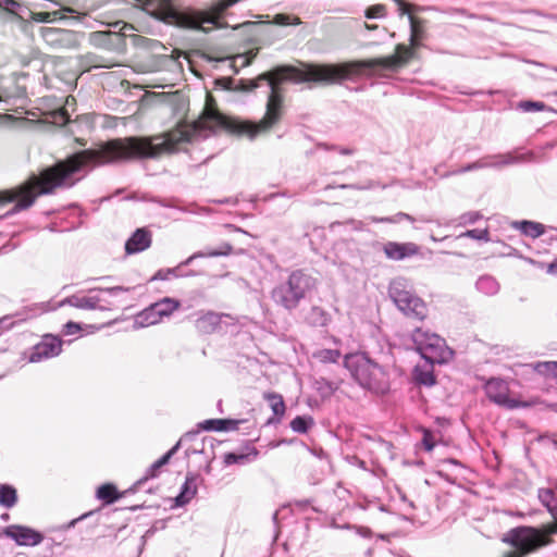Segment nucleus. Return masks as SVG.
I'll return each mask as SVG.
<instances>
[{
	"label": "nucleus",
	"mask_w": 557,
	"mask_h": 557,
	"mask_svg": "<svg viewBox=\"0 0 557 557\" xmlns=\"http://www.w3.org/2000/svg\"><path fill=\"white\" fill-rule=\"evenodd\" d=\"M354 73L352 66L304 64L302 69L283 65L272 72L264 73L250 81V89L265 83L271 92L267 102L264 117L258 122L239 121L227 117L212 109H206L202 115L193 123L180 125L175 131L154 137H126L112 140V163L131 159H156L163 153L175 150L182 141H194L206 138L220 129L238 135H247L253 139L258 134L269 131L282 116L283 98L277 87L286 81L294 83L314 82L324 85L337 84L349 78Z\"/></svg>",
	"instance_id": "f257e3e1"
},
{
	"label": "nucleus",
	"mask_w": 557,
	"mask_h": 557,
	"mask_svg": "<svg viewBox=\"0 0 557 557\" xmlns=\"http://www.w3.org/2000/svg\"><path fill=\"white\" fill-rule=\"evenodd\" d=\"M344 366L355 382L363 389L383 395L389 389V376L385 368L364 352L346 355Z\"/></svg>",
	"instance_id": "f03ea898"
},
{
	"label": "nucleus",
	"mask_w": 557,
	"mask_h": 557,
	"mask_svg": "<svg viewBox=\"0 0 557 557\" xmlns=\"http://www.w3.org/2000/svg\"><path fill=\"white\" fill-rule=\"evenodd\" d=\"M425 21L409 14L410 37L409 47L398 44L395 48V54L382 58H375L362 61L360 66L369 70H387L395 71L408 63L413 58L414 49L421 46V41L425 38L426 33L424 28Z\"/></svg>",
	"instance_id": "7ed1b4c3"
},
{
	"label": "nucleus",
	"mask_w": 557,
	"mask_h": 557,
	"mask_svg": "<svg viewBox=\"0 0 557 557\" xmlns=\"http://www.w3.org/2000/svg\"><path fill=\"white\" fill-rule=\"evenodd\" d=\"M315 286L317 280L313 276L302 270H296L289 274L285 282L272 289L271 297L277 306L292 311Z\"/></svg>",
	"instance_id": "20e7f679"
},
{
	"label": "nucleus",
	"mask_w": 557,
	"mask_h": 557,
	"mask_svg": "<svg viewBox=\"0 0 557 557\" xmlns=\"http://www.w3.org/2000/svg\"><path fill=\"white\" fill-rule=\"evenodd\" d=\"M503 542L515 547V550L506 553L504 557H525L548 546V542L539 533L537 528L530 525L510 529L503 537Z\"/></svg>",
	"instance_id": "39448f33"
},
{
	"label": "nucleus",
	"mask_w": 557,
	"mask_h": 557,
	"mask_svg": "<svg viewBox=\"0 0 557 557\" xmlns=\"http://www.w3.org/2000/svg\"><path fill=\"white\" fill-rule=\"evenodd\" d=\"M411 339L416 350L428 363L441 364L453 357V350L446 345L445 339L435 333L417 327L411 333Z\"/></svg>",
	"instance_id": "423d86ee"
},
{
	"label": "nucleus",
	"mask_w": 557,
	"mask_h": 557,
	"mask_svg": "<svg viewBox=\"0 0 557 557\" xmlns=\"http://www.w3.org/2000/svg\"><path fill=\"white\" fill-rule=\"evenodd\" d=\"M389 296L397 308L407 317L422 321L428 315L425 302L401 282H394L389 287Z\"/></svg>",
	"instance_id": "0eeeda50"
},
{
	"label": "nucleus",
	"mask_w": 557,
	"mask_h": 557,
	"mask_svg": "<svg viewBox=\"0 0 557 557\" xmlns=\"http://www.w3.org/2000/svg\"><path fill=\"white\" fill-rule=\"evenodd\" d=\"M99 292L97 295H72L62 300L61 306L69 305L71 307L84 310H107L112 305L111 301L106 299L102 295L116 296L120 293L127 292L128 288L122 286L107 287V288H95L90 289L89 293Z\"/></svg>",
	"instance_id": "6e6552de"
},
{
	"label": "nucleus",
	"mask_w": 557,
	"mask_h": 557,
	"mask_svg": "<svg viewBox=\"0 0 557 557\" xmlns=\"http://www.w3.org/2000/svg\"><path fill=\"white\" fill-rule=\"evenodd\" d=\"M40 36L42 40L54 50H75L78 49L84 34L55 27H41Z\"/></svg>",
	"instance_id": "1a4fd4ad"
},
{
	"label": "nucleus",
	"mask_w": 557,
	"mask_h": 557,
	"mask_svg": "<svg viewBox=\"0 0 557 557\" xmlns=\"http://www.w3.org/2000/svg\"><path fill=\"white\" fill-rule=\"evenodd\" d=\"M484 392L491 401L507 409L529 406L527 403L510 398L508 383L499 377L487 380L484 384Z\"/></svg>",
	"instance_id": "9d476101"
},
{
	"label": "nucleus",
	"mask_w": 557,
	"mask_h": 557,
	"mask_svg": "<svg viewBox=\"0 0 557 557\" xmlns=\"http://www.w3.org/2000/svg\"><path fill=\"white\" fill-rule=\"evenodd\" d=\"M62 351V341L59 336L47 334L36 344L28 357V361L37 363L46 359L57 357Z\"/></svg>",
	"instance_id": "9b49d317"
},
{
	"label": "nucleus",
	"mask_w": 557,
	"mask_h": 557,
	"mask_svg": "<svg viewBox=\"0 0 557 557\" xmlns=\"http://www.w3.org/2000/svg\"><path fill=\"white\" fill-rule=\"evenodd\" d=\"M523 160V156H513L512 153H504L496 156H487L475 162L469 163L466 166L455 171V174H462L474 170L485 168H499L518 163Z\"/></svg>",
	"instance_id": "f8f14e48"
},
{
	"label": "nucleus",
	"mask_w": 557,
	"mask_h": 557,
	"mask_svg": "<svg viewBox=\"0 0 557 557\" xmlns=\"http://www.w3.org/2000/svg\"><path fill=\"white\" fill-rule=\"evenodd\" d=\"M3 534L21 546H35L42 541V535L39 532L22 525H9L3 530Z\"/></svg>",
	"instance_id": "ddd939ff"
},
{
	"label": "nucleus",
	"mask_w": 557,
	"mask_h": 557,
	"mask_svg": "<svg viewBox=\"0 0 557 557\" xmlns=\"http://www.w3.org/2000/svg\"><path fill=\"white\" fill-rule=\"evenodd\" d=\"M152 243L151 232L145 227L137 228L125 243V252L134 255L148 249Z\"/></svg>",
	"instance_id": "4468645a"
},
{
	"label": "nucleus",
	"mask_w": 557,
	"mask_h": 557,
	"mask_svg": "<svg viewBox=\"0 0 557 557\" xmlns=\"http://www.w3.org/2000/svg\"><path fill=\"white\" fill-rule=\"evenodd\" d=\"M383 250L388 259L403 260L417 255L419 247L413 243L387 242Z\"/></svg>",
	"instance_id": "2eb2a0df"
},
{
	"label": "nucleus",
	"mask_w": 557,
	"mask_h": 557,
	"mask_svg": "<svg viewBox=\"0 0 557 557\" xmlns=\"http://www.w3.org/2000/svg\"><path fill=\"white\" fill-rule=\"evenodd\" d=\"M222 317L223 314L208 311L196 320L195 326L202 334H211L220 326Z\"/></svg>",
	"instance_id": "dca6fc26"
},
{
	"label": "nucleus",
	"mask_w": 557,
	"mask_h": 557,
	"mask_svg": "<svg viewBox=\"0 0 557 557\" xmlns=\"http://www.w3.org/2000/svg\"><path fill=\"white\" fill-rule=\"evenodd\" d=\"M233 251V247L228 243H222L218 248L215 249H207L201 251H196L191 256H189L185 261H183L180 265H188L194 260L199 258H214V257H225L230 256Z\"/></svg>",
	"instance_id": "f3484780"
},
{
	"label": "nucleus",
	"mask_w": 557,
	"mask_h": 557,
	"mask_svg": "<svg viewBox=\"0 0 557 557\" xmlns=\"http://www.w3.org/2000/svg\"><path fill=\"white\" fill-rule=\"evenodd\" d=\"M197 476L194 474H187L184 484L181 487L180 494L175 498L177 506H184L188 504L197 494Z\"/></svg>",
	"instance_id": "a211bd4d"
},
{
	"label": "nucleus",
	"mask_w": 557,
	"mask_h": 557,
	"mask_svg": "<svg viewBox=\"0 0 557 557\" xmlns=\"http://www.w3.org/2000/svg\"><path fill=\"white\" fill-rule=\"evenodd\" d=\"M0 8L23 22H29L33 16V10L29 7L15 0H0Z\"/></svg>",
	"instance_id": "6ab92c4d"
},
{
	"label": "nucleus",
	"mask_w": 557,
	"mask_h": 557,
	"mask_svg": "<svg viewBox=\"0 0 557 557\" xmlns=\"http://www.w3.org/2000/svg\"><path fill=\"white\" fill-rule=\"evenodd\" d=\"M163 319L156 306L151 304L149 307L140 311L135 318V325L138 327H147L161 322Z\"/></svg>",
	"instance_id": "aec40b11"
},
{
	"label": "nucleus",
	"mask_w": 557,
	"mask_h": 557,
	"mask_svg": "<svg viewBox=\"0 0 557 557\" xmlns=\"http://www.w3.org/2000/svg\"><path fill=\"white\" fill-rule=\"evenodd\" d=\"M475 288L485 296H495L498 294L500 285L494 276L484 274L476 280Z\"/></svg>",
	"instance_id": "412c9836"
},
{
	"label": "nucleus",
	"mask_w": 557,
	"mask_h": 557,
	"mask_svg": "<svg viewBox=\"0 0 557 557\" xmlns=\"http://www.w3.org/2000/svg\"><path fill=\"white\" fill-rule=\"evenodd\" d=\"M238 421L231 419H210L205 420L199 425L205 431H231L236 430Z\"/></svg>",
	"instance_id": "4be33fe9"
},
{
	"label": "nucleus",
	"mask_w": 557,
	"mask_h": 557,
	"mask_svg": "<svg viewBox=\"0 0 557 557\" xmlns=\"http://www.w3.org/2000/svg\"><path fill=\"white\" fill-rule=\"evenodd\" d=\"M433 366L431 363H428L425 366H416L413 370V377L414 381L424 386H432L435 384V376L433 373Z\"/></svg>",
	"instance_id": "5701e85b"
},
{
	"label": "nucleus",
	"mask_w": 557,
	"mask_h": 557,
	"mask_svg": "<svg viewBox=\"0 0 557 557\" xmlns=\"http://www.w3.org/2000/svg\"><path fill=\"white\" fill-rule=\"evenodd\" d=\"M512 226L532 238H537L544 234L543 224L533 221H517L513 222Z\"/></svg>",
	"instance_id": "b1692460"
},
{
	"label": "nucleus",
	"mask_w": 557,
	"mask_h": 557,
	"mask_svg": "<svg viewBox=\"0 0 557 557\" xmlns=\"http://www.w3.org/2000/svg\"><path fill=\"white\" fill-rule=\"evenodd\" d=\"M96 496L106 505H110L117 500L121 494L117 492L115 485L107 483L98 487Z\"/></svg>",
	"instance_id": "393cba45"
},
{
	"label": "nucleus",
	"mask_w": 557,
	"mask_h": 557,
	"mask_svg": "<svg viewBox=\"0 0 557 557\" xmlns=\"http://www.w3.org/2000/svg\"><path fill=\"white\" fill-rule=\"evenodd\" d=\"M17 503V492L9 484H0V506L12 508Z\"/></svg>",
	"instance_id": "a878e982"
},
{
	"label": "nucleus",
	"mask_w": 557,
	"mask_h": 557,
	"mask_svg": "<svg viewBox=\"0 0 557 557\" xmlns=\"http://www.w3.org/2000/svg\"><path fill=\"white\" fill-rule=\"evenodd\" d=\"M153 305L156 306V309L160 312L162 319L170 317L181 306L178 300L170 297H164L163 299L154 302Z\"/></svg>",
	"instance_id": "bb28decb"
},
{
	"label": "nucleus",
	"mask_w": 557,
	"mask_h": 557,
	"mask_svg": "<svg viewBox=\"0 0 557 557\" xmlns=\"http://www.w3.org/2000/svg\"><path fill=\"white\" fill-rule=\"evenodd\" d=\"M61 11L70 12V13L74 12V10L71 8H62L60 11H53V12H34L33 11V16L29 22L49 23L57 18L62 20V18H64V16L59 15Z\"/></svg>",
	"instance_id": "cd10ccee"
},
{
	"label": "nucleus",
	"mask_w": 557,
	"mask_h": 557,
	"mask_svg": "<svg viewBox=\"0 0 557 557\" xmlns=\"http://www.w3.org/2000/svg\"><path fill=\"white\" fill-rule=\"evenodd\" d=\"M264 398L269 401L273 414L281 419L284 416L286 408L283 397L276 393H269L264 395Z\"/></svg>",
	"instance_id": "c85d7f7f"
},
{
	"label": "nucleus",
	"mask_w": 557,
	"mask_h": 557,
	"mask_svg": "<svg viewBox=\"0 0 557 557\" xmlns=\"http://www.w3.org/2000/svg\"><path fill=\"white\" fill-rule=\"evenodd\" d=\"M537 497L541 504L547 509L549 515L552 516V510L557 509V505L555 504V493L550 488H540L537 491Z\"/></svg>",
	"instance_id": "c756f323"
},
{
	"label": "nucleus",
	"mask_w": 557,
	"mask_h": 557,
	"mask_svg": "<svg viewBox=\"0 0 557 557\" xmlns=\"http://www.w3.org/2000/svg\"><path fill=\"white\" fill-rule=\"evenodd\" d=\"M552 518L554 522L537 528L539 533L548 542V545L554 542L552 535L557 534V509L552 510Z\"/></svg>",
	"instance_id": "7c9ffc66"
},
{
	"label": "nucleus",
	"mask_w": 557,
	"mask_h": 557,
	"mask_svg": "<svg viewBox=\"0 0 557 557\" xmlns=\"http://www.w3.org/2000/svg\"><path fill=\"white\" fill-rule=\"evenodd\" d=\"M313 423L314 422L311 417L297 416L290 421V429L296 433L304 434L307 433Z\"/></svg>",
	"instance_id": "2f4dec72"
},
{
	"label": "nucleus",
	"mask_w": 557,
	"mask_h": 557,
	"mask_svg": "<svg viewBox=\"0 0 557 557\" xmlns=\"http://www.w3.org/2000/svg\"><path fill=\"white\" fill-rule=\"evenodd\" d=\"M313 357L319 360L320 362H323V363H333V362H337L339 357H341V352L339 350L337 349H319L317 350L314 354H313Z\"/></svg>",
	"instance_id": "473e14b6"
},
{
	"label": "nucleus",
	"mask_w": 557,
	"mask_h": 557,
	"mask_svg": "<svg viewBox=\"0 0 557 557\" xmlns=\"http://www.w3.org/2000/svg\"><path fill=\"white\" fill-rule=\"evenodd\" d=\"M532 369L543 375L552 374L557 377V361H543L531 364Z\"/></svg>",
	"instance_id": "72a5a7b5"
},
{
	"label": "nucleus",
	"mask_w": 557,
	"mask_h": 557,
	"mask_svg": "<svg viewBox=\"0 0 557 557\" xmlns=\"http://www.w3.org/2000/svg\"><path fill=\"white\" fill-rule=\"evenodd\" d=\"M369 220L373 223H399L404 220L413 221V218L407 213L398 212L397 214L393 216H385V218H376V216H370Z\"/></svg>",
	"instance_id": "f704fd0d"
},
{
	"label": "nucleus",
	"mask_w": 557,
	"mask_h": 557,
	"mask_svg": "<svg viewBox=\"0 0 557 557\" xmlns=\"http://www.w3.org/2000/svg\"><path fill=\"white\" fill-rule=\"evenodd\" d=\"M42 311V307L39 305H33L23 308L21 311L16 312L15 317L18 318L20 321H25L32 318L37 317Z\"/></svg>",
	"instance_id": "c9c22d12"
},
{
	"label": "nucleus",
	"mask_w": 557,
	"mask_h": 557,
	"mask_svg": "<svg viewBox=\"0 0 557 557\" xmlns=\"http://www.w3.org/2000/svg\"><path fill=\"white\" fill-rule=\"evenodd\" d=\"M161 469V467L157 463V461H154L146 471L145 475L137 480L136 483L134 484L133 488L134 491L138 490L140 485H143L146 481H148L149 479H153V478H157L158 474H159V470Z\"/></svg>",
	"instance_id": "e433bc0d"
},
{
	"label": "nucleus",
	"mask_w": 557,
	"mask_h": 557,
	"mask_svg": "<svg viewBox=\"0 0 557 557\" xmlns=\"http://www.w3.org/2000/svg\"><path fill=\"white\" fill-rule=\"evenodd\" d=\"M273 23L276 25H281V26H286V25H299L301 23V21L297 16L280 13L274 16Z\"/></svg>",
	"instance_id": "4c0bfd02"
},
{
	"label": "nucleus",
	"mask_w": 557,
	"mask_h": 557,
	"mask_svg": "<svg viewBox=\"0 0 557 557\" xmlns=\"http://www.w3.org/2000/svg\"><path fill=\"white\" fill-rule=\"evenodd\" d=\"M386 15V8L383 4H374L372 7H369L366 12L364 16L367 18H382Z\"/></svg>",
	"instance_id": "58836bf2"
},
{
	"label": "nucleus",
	"mask_w": 557,
	"mask_h": 557,
	"mask_svg": "<svg viewBox=\"0 0 557 557\" xmlns=\"http://www.w3.org/2000/svg\"><path fill=\"white\" fill-rule=\"evenodd\" d=\"M480 219H482V214L479 211H469V212L461 214L458 218V224L459 225L474 224Z\"/></svg>",
	"instance_id": "ea45409f"
},
{
	"label": "nucleus",
	"mask_w": 557,
	"mask_h": 557,
	"mask_svg": "<svg viewBox=\"0 0 557 557\" xmlns=\"http://www.w3.org/2000/svg\"><path fill=\"white\" fill-rule=\"evenodd\" d=\"M460 237H470V238H473V239L487 242L488 240V231L486 228H484V230H479V228L469 230V231L462 233L460 235Z\"/></svg>",
	"instance_id": "a19ab883"
},
{
	"label": "nucleus",
	"mask_w": 557,
	"mask_h": 557,
	"mask_svg": "<svg viewBox=\"0 0 557 557\" xmlns=\"http://www.w3.org/2000/svg\"><path fill=\"white\" fill-rule=\"evenodd\" d=\"M70 121V115L64 109H60L52 113V123L57 125H64Z\"/></svg>",
	"instance_id": "79ce46f5"
},
{
	"label": "nucleus",
	"mask_w": 557,
	"mask_h": 557,
	"mask_svg": "<svg viewBox=\"0 0 557 557\" xmlns=\"http://www.w3.org/2000/svg\"><path fill=\"white\" fill-rule=\"evenodd\" d=\"M520 107L527 112L542 111L545 108V104L540 101H524V102H521Z\"/></svg>",
	"instance_id": "37998d69"
},
{
	"label": "nucleus",
	"mask_w": 557,
	"mask_h": 557,
	"mask_svg": "<svg viewBox=\"0 0 557 557\" xmlns=\"http://www.w3.org/2000/svg\"><path fill=\"white\" fill-rule=\"evenodd\" d=\"M180 447V442L176 443L168 453H165L161 458H159L157 460V463L162 468L163 466H165L171 457L176 453V450L178 449Z\"/></svg>",
	"instance_id": "c03bdc74"
},
{
	"label": "nucleus",
	"mask_w": 557,
	"mask_h": 557,
	"mask_svg": "<svg viewBox=\"0 0 557 557\" xmlns=\"http://www.w3.org/2000/svg\"><path fill=\"white\" fill-rule=\"evenodd\" d=\"M180 447V442L176 443L168 453H165L161 458H159L157 460V463L162 468L163 466H165L171 457L176 453V450L178 449Z\"/></svg>",
	"instance_id": "a18cd8bd"
},
{
	"label": "nucleus",
	"mask_w": 557,
	"mask_h": 557,
	"mask_svg": "<svg viewBox=\"0 0 557 557\" xmlns=\"http://www.w3.org/2000/svg\"><path fill=\"white\" fill-rule=\"evenodd\" d=\"M81 331V325L76 322L69 321L63 325L64 335H74Z\"/></svg>",
	"instance_id": "49530a36"
},
{
	"label": "nucleus",
	"mask_w": 557,
	"mask_h": 557,
	"mask_svg": "<svg viewBox=\"0 0 557 557\" xmlns=\"http://www.w3.org/2000/svg\"><path fill=\"white\" fill-rule=\"evenodd\" d=\"M176 270L177 268L175 269H166V270H159L154 276L152 277V280H168L170 275H175V276H178L176 274Z\"/></svg>",
	"instance_id": "de8ad7c7"
},
{
	"label": "nucleus",
	"mask_w": 557,
	"mask_h": 557,
	"mask_svg": "<svg viewBox=\"0 0 557 557\" xmlns=\"http://www.w3.org/2000/svg\"><path fill=\"white\" fill-rule=\"evenodd\" d=\"M379 186V183L377 182H374V181H370L368 182L367 185L364 186H358V185H341V188L343 189H346V188H351V189H359V190H363V189H371V188H374V187H377Z\"/></svg>",
	"instance_id": "09e8293b"
},
{
	"label": "nucleus",
	"mask_w": 557,
	"mask_h": 557,
	"mask_svg": "<svg viewBox=\"0 0 557 557\" xmlns=\"http://www.w3.org/2000/svg\"><path fill=\"white\" fill-rule=\"evenodd\" d=\"M244 459H245L244 455H236V454L231 453V454L225 455L224 461L226 465H233V463H237Z\"/></svg>",
	"instance_id": "8fccbe9b"
},
{
	"label": "nucleus",
	"mask_w": 557,
	"mask_h": 557,
	"mask_svg": "<svg viewBox=\"0 0 557 557\" xmlns=\"http://www.w3.org/2000/svg\"><path fill=\"white\" fill-rule=\"evenodd\" d=\"M445 13H447V14H460V15L468 16L470 18H474L475 17L474 14H469L465 9H449V10H446Z\"/></svg>",
	"instance_id": "3c124183"
},
{
	"label": "nucleus",
	"mask_w": 557,
	"mask_h": 557,
	"mask_svg": "<svg viewBox=\"0 0 557 557\" xmlns=\"http://www.w3.org/2000/svg\"><path fill=\"white\" fill-rule=\"evenodd\" d=\"M96 511H89V512H86L84 515H82L81 517L76 518V519H73L72 521H70L66 525H65V529H70L72 527H74L76 524L77 521L79 520H84L85 518L89 517V516H92Z\"/></svg>",
	"instance_id": "603ef678"
},
{
	"label": "nucleus",
	"mask_w": 557,
	"mask_h": 557,
	"mask_svg": "<svg viewBox=\"0 0 557 557\" xmlns=\"http://www.w3.org/2000/svg\"><path fill=\"white\" fill-rule=\"evenodd\" d=\"M339 154L350 156L354 153V149L351 148H334Z\"/></svg>",
	"instance_id": "864d4df0"
},
{
	"label": "nucleus",
	"mask_w": 557,
	"mask_h": 557,
	"mask_svg": "<svg viewBox=\"0 0 557 557\" xmlns=\"http://www.w3.org/2000/svg\"><path fill=\"white\" fill-rule=\"evenodd\" d=\"M547 273H549V274H557V259L554 262L548 264Z\"/></svg>",
	"instance_id": "5fc2aeb1"
},
{
	"label": "nucleus",
	"mask_w": 557,
	"mask_h": 557,
	"mask_svg": "<svg viewBox=\"0 0 557 557\" xmlns=\"http://www.w3.org/2000/svg\"><path fill=\"white\" fill-rule=\"evenodd\" d=\"M358 533L363 537H368L371 534V530L368 528H358Z\"/></svg>",
	"instance_id": "6e6d98bb"
},
{
	"label": "nucleus",
	"mask_w": 557,
	"mask_h": 557,
	"mask_svg": "<svg viewBox=\"0 0 557 557\" xmlns=\"http://www.w3.org/2000/svg\"><path fill=\"white\" fill-rule=\"evenodd\" d=\"M423 444H424L425 449H426V450H429V451H430V450H432V449H433V447H434V444H433V443H431V442L426 438V436L423 438Z\"/></svg>",
	"instance_id": "4d7b16f0"
},
{
	"label": "nucleus",
	"mask_w": 557,
	"mask_h": 557,
	"mask_svg": "<svg viewBox=\"0 0 557 557\" xmlns=\"http://www.w3.org/2000/svg\"><path fill=\"white\" fill-rule=\"evenodd\" d=\"M533 13L537 14V15H542V16H545L549 20H553V21H556L557 22V14H542L540 12H536V11H533Z\"/></svg>",
	"instance_id": "13d9d810"
},
{
	"label": "nucleus",
	"mask_w": 557,
	"mask_h": 557,
	"mask_svg": "<svg viewBox=\"0 0 557 557\" xmlns=\"http://www.w3.org/2000/svg\"><path fill=\"white\" fill-rule=\"evenodd\" d=\"M364 27L369 30H374L377 28V25L364 23Z\"/></svg>",
	"instance_id": "bf43d9fd"
},
{
	"label": "nucleus",
	"mask_w": 557,
	"mask_h": 557,
	"mask_svg": "<svg viewBox=\"0 0 557 557\" xmlns=\"http://www.w3.org/2000/svg\"><path fill=\"white\" fill-rule=\"evenodd\" d=\"M327 387L331 393H333L337 388V386H334L332 383H327Z\"/></svg>",
	"instance_id": "052dcab7"
},
{
	"label": "nucleus",
	"mask_w": 557,
	"mask_h": 557,
	"mask_svg": "<svg viewBox=\"0 0 557 557\" xmlns=\"http://www.w3.org/2000/svg\"><path fill=\"white\" fill-rule=\"evenodd\" d=\"M10 119H11V116H10V115H0V123H1L2 121H7V120H10Z\"/></svg>",
	"instance_id": "680f3d73"
},
{
	"label": "nucleus",
	"mask_w": 557,
	"mask_h": 557,
	"mask_svg": "<svg viewBox=\"0 0 557 557\" xmlns=\"http://www.w3.org/2000/svg\"><path fill=\"white\" fill-rule=\"evenodd\" d=\"M1 519H2V520H4V521H5V520H8V519H9V515H8V513H3V515L1 516Z\"/></svg>",
	"instance_id": "e2e57ef3"
},
{
	"label": "nucleus",
	"mask_w": 557,
	"mask_h": 557,
	"mask_svg": "<svg viewBox=\"0 0 557 557\" xmlns=\"http://www.w3.org/2000/svg\"><path fill=\"white\" fill-rule=\"evenodd\" d=\"M550 408H552L554 411H556V412H557V403H556V404L550 405Z\"/></svg>",
	"instance_id": "0e129e2a"
},
{
	"label": "nucleus",
	"mask_w": 557,
	"mask_h": 557,
	"mask_svg": "<svg viewBox=\"0 0 557 557\" xmlns=\"http://www.w3.org/2000/svg\"><path fill=\"white\" fill-rule=\"evenodd\" d=\"M319 147H322L324 149H329V147L326 145H320Z\"/></svg>",
	"instance_id": "69168bd1"
},
{
	"label": "nucleus",
	"mask_w": 557,
	"mask_h": 557,
	"mask_svg": "<svg viewBox=\"0 0 557 557\" xmlns=\"http://www.w3.org/2000/svg\"><path fill=\"white\" fill-rule=\"evenodd\" d=\"M555 71L557 72V69Z\"/></svg>",
	"instance_id": "338daca9"
}]
</instances>
